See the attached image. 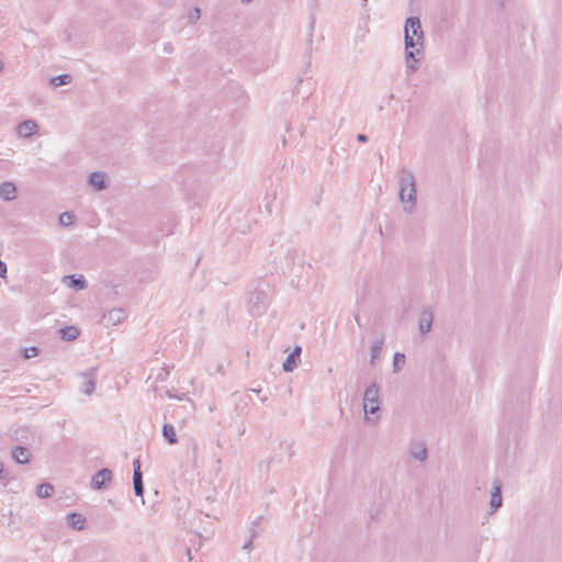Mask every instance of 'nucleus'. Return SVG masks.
<instances>
[{"label": "nucleus", "mask_w": 562, "mask_h": 562, "mask_svg": "<svg viewBox=\"0 0 562 562\" xmlns=\"http://www.w3.org/2000/svg\"><path fill=\"white\" fill-rule=\"evenodd\" d=\"M405 60L407 72H414L418 69L420 58L417 56L424 49V32L422 23L417 16H408L404 25Z\"/></svg>", "instance_id": "nucleus-1"}, {"label": "nucleus", "mask_w": 562, "mask_h": 562, "mask_svg": "<svg viewBox=\"0 0 562 562\" xmlns=\"http://www.w3.org/2000/svg\"><path fill=\"white\" fill-rule=\"evenodd\" d=\"M272 301V289L265 279L252 282L248 291V311L252 317L262 316Z\"/></svg>", "instance_id": "nucleus-2"}, {"label": "nucleus", "mask_w": 562, "mask_h": 562, "mask_svg": "<svg viewBox=\"0 0 562 562\" xmlns=\"http://www.w3.org/2000/svg\"><path fill=\"white\" fill-rule=\"evenodd\" d=\"M398 196L401 202L409 204V206H405L404 210L412 212L416 204V182L414 173L405 168L401 170L400 175Z\"/></svg>", "instance_id": "nucleus-3"}, {"label": "nucleus", "mask_w": 562, "mask_h": 562, "mask_svg": "<svg viewBox=\"0 0 562 562\" xmlns=\"http://www.w3.org/2000/svg\"><path fill=\"white\" fill-rule=\"evenodd\" d=\"M366 420L368 423L379 419L380 412V387L376 382H372L367 386L362 398Z\"/></svg>", "instance_id": "nucleus-4"}, {"label": "nucleus", "mask_w": 562, "mask_h": 562, "mask_svg": "<svg viewBox=\"0 0 562 562\" xmlns=\"http://www.w3.org/2000/svg\"><path fill=\"white\" fill-rule=\"evenodd\" d=\"M113 479V472L109 468H103L99 471H97L90 482V486L94 491H101L106 488L108 484Z\"/></svg>", "instance_id": "nucleus-5"}, {"label": "nucleus", "mask_w": 562, "mask_h": 562, "mask_svg": "<svg viewBox=\"0 0 562 562\" xmlns=\"http://www.w3.org/2000/svg\"><path fill=\"white\" fill-rule=\"evenodd\" d=\"M127 317V313L125 310L121 307H114L109 311L108 314H104L102 317V322L105 326H115L121 324Z\"/></svg>", "instance_id": "nucleus-6"}, {"label": "nucleus", "mask_w": 562, "mask_h": 562, "mask_svg": "<svg viewBox=\"0 0 562 562\" xmlns=\"http://www.w3.org/2000/svg\"><path fill=\"white\" fill-rule=\"evenodd\" d=\"M302 353V347L295 346L293 350L288 355L285 360L282 363V369L284 372H293L297 367Z\"/></svg>", "instance_id": "nucleus-7"}, {"label": "nucleus", "mask_w": 562, "mask_h": 562, "mask_svg": "<svg viewBox=\"0 0 562 562\" xmlns=\"http://www.w3.org/2000/svg\"><path fill=\"white\" fill-rule=\"evenodd\" d=\"M503 504V496H502V484L499 481H494L493 482V488H492V492H491V499H490V508H491V514H494L495 512L498 510V508L502 506Z\"/></svg>", "instance_id": "nucleus-8"}, {"label": "nucleus", "mask_w": 562, "mask_h": 562, "mask_svg": "<svg viewBox=\"0 0 562 562\" xmlns=\"http://www.w3.org/2000/svg\"><path fill=\"white\" fill-rule=\"evenodd\" d=\"M88 183L95 190L102 191L108 188L106 175L102 171H93L88 177Z\"/></svg>", "instance_id": "nucleus-9"}, {"label": "nucleus", "mask_w": 562, "mask_h": 562, "mask_svg": "<svg viewBox=\"0 0 562 562\" xmlns=\"http://www.w3.org/2000/svg\"><path fill=\"white\" fill-rule=\"evenodd\" d=\"M434 322L432 312L429 308H424L419 315L418 329L422 335L431 330Z\"/></svg>", "instance_id": "nucleus-10"}, {"label": "nucleus", "mask_w": 562, "mask_h": 562, "mask_svg": "<svg viewBox=\"0 0 562 562\" xmlns=\"http://www.w3.org/2000/svg\"><path fill=\"white\" fill-rule=\"evenodd\" d=\"M95 373H97V369L95 368H91L87 372L82 373V376L86 379V381L83 382L81 391L86 395H91L94 392V389H95Z\"/></svg>", "instance_id": "nucleus-11"}, {"label": "nucleus", "mask_w": 562, "mask_h": 562, "mask_svg": "<svg viewBox=\"0 0 562 562\" xmlns=\"http://www.w3.org/2000/svg\"><path fill=\"white\" fill-rule=\"evenodd\" d=\"M64 282L77 291L85 290L88 286V282L82 274H68L64 277Z\"/></svg>", "instance_id": "nucleus-12"}, {"label": "nucleus", "mask_w": 562, "mask_h": 562, "mask_svg": "<svg viewBox=\"0 0 562 562\" xmlns=\"http://www.w3.org/2000/svg\"><path fill=\"white\" fill-rule=\"evenodd\" d=\"M37 128V124L33 120H25L18 124L16 133L20 137L27 138L31 137L35 130Z\"/></svg>", "instance_id": "nucleus-13"}, {"label": "nucleus", "mask_w": 562, "mask_h": 562, "mask_svg": "<svg viewBox=\"0 0 562 562\" xmlns=\"http://www.w3.org/2000/svg\"><path fill=\"white\" fill-rule=\"evenodd\" d=\"M67 524L75 530H83L86 528L87 519L79 513H69L66 517Z\"/></svg>", "instance_id": "nucleus-14"}, {"label": "nucleus", "mask_w": 562, "mask_h": 562, "mask_svg": "<svg viewBox=\"0 0 562 562\" xmlns=\"http://www.w3.org/2000/svg\"><path fill=\"white\" fill-rule=\"evenodd\" d=\"M12 458L18 464H26L30 462L31 452L24 446H16L12 450Z\"/></svg>", "instance_id": "nucleus-15"}, {"label": "nucleus", "mask_w": 562, "mask_h": 562, "mask_svg": "<svg viewBox=\"0 0 562 562\" xmlns=\"http://www.w3.org/2000/svg\"><path fill=\"white\" fill-rule=\"evenodd\" d=\"M16 186L13 182H3L0 184V198L4 201H12L16 198Z\"/></svg>", "instance_id": "nucleus-16"}, {"label": "nucleus", "mask_w": 562, "mask_h": 562, "mask_svg": "<svg viewBox=\"0 0 562 562\" xmlns=\"http://www.w3.org/2000/svg\"><path fill=\"white\" fill-rule=\"evenodd\" d=\"M59 336L65 341H72L78 338L80 330L76 326H64L59 330Z\"/></svg>", "instance_id": "nucleus-17"}, {"label": "nucleus", "mask_w": 562, "mask_h": 562, "mask_svg": "<svg viewBox=\"0 0 562 562\" xmlns=\"http://www.w3.org/2000/svg\"><path fill=\"white\" fill-rule=\"evenodd\" d=\"M383 345H384V338L383 337L376 339L372 344L371 349H370V357H371L370 358V364L374 366L375 361L380 358Z\"/></svg>", "instance_id": "nucleus-18"}, {"label": "nucleus", "mask_w": 562, "mask_h": 562, "mask_svg": "<svg viewBox=\"0 0 562 562\" xmlns=\"http://www.w3.org/2000/svg\"><path fill=\"white\" fill-rule=\"evenodd\" d=\"M162 437L169 445H176L178 437L175 427L171 424H165L161 429Z\"/></svg>", "instance_id": "nucleus-19"}, {"label": "nucleus", "mask_w": 562, "mask_h": 562, "mask_svg": "<svg viewBox=\"0 0 562 562\" xmlns=\"http://www.w3.org/2000/svg\"><path fill=\"white\" fill-rule=\"evenodd\" d=\"M72 80V77L69 74H61L55 77H52L49 83L52 87L57 88L61 86L69 85Z\"/></svg>", "instance_id": "nucleus-20"}, {"label": "nucleus", "mask_w": 562, "mask_h": 562, "mask_svg": "<svg viewBox=\"0 0 562 562\" xmlns=\"http://www.w3.org/2000/svg\"><path fill=\"white\" fill-rule=\"evenodd\" d=\"M53 492H54V485L50 483H42V484L37 485V487H36V495L40 498H47V497L52 496Z\"/></svg>", "instance_id": "nucleus-21"}, {"label": "nucleus", "mask_w": 562, "mask_h": 562, "mask_svg": "<svg viewBox=\"0 0 562 562\" xmlns=\"http://www.w3.org/2000/svg\"><path fill=\"white\" fill-rule=\"evenodd\" d=\"M133 490L134 494L138 497L144 496V482H143V474L142 475H133Z\"/></svg>", "instance_id": "nucleus-22"}, {"label": "nucleus", "mask_w": 562, "mask_h": 562, "mask_svg": "<svg viewBox=\"0 0 562 562\" xmlns=\"http://www.w3.org/2000/svg\"><path fill=\"white\" fill-rule=\"evenodd\" d=\"M405 364V355L402 352H395L393 356V372L397 373L402 370Z\"/></svg>", "instance_id": "nucleus-23"}, {"label": "nucleus", "mask_w": 562, "mask_h": 562, "mask_svg": "<svg viewBox=\"0 0 562 562\" xmlns=\"http://www.w3.org/2000/svg\"><path fill=\"white\" fill-rule=\"evenodd\" d=\"M75 220V215L72 212H64L58 217V223L60 226H69L72 224Z\"/></svg>", "instance_id": "nucleus-24"}, {"label": "nucleus", "mask_w": 562, "mask_h": 562, "mask_svg": "<svg viewBox=\"0 0 562 562\" xmlns=\"http://www.w3.org/2000/svg\"><path fill=\"white\" fill-rule=\"evenodd\" d=\"M201 16V10L199 7H194L188 14V21L190 24L195 23Z\"/></svg>", "instance_id": "nucleus-25"}, {"label": "nucleus", "mask_w": 562, "mask_h": 562, "mask_svg": "<svg viewBox=\"0 0 562 562\" xmlns=\"http://www.w3.org/2000/svg\"><path fill=\"white\" fill-rule=\"evenodd\" d=\"M198 448L199 447L196 440L191 439L188 443V454H191L193 460L196 458Z\"/></svg>", "instance_id": "nucleus-26"}, {"label": "nucleus", "mask_w": 562, "mask_h": 562, "mask_svg": "<svg viewBox=\"0 0 562 562\" xmlns=\"http://www.w3.org/2000/svg\"><path fill=\"white\" fill-rule=\"evenodd\" d=\"M165 394L170 398H177L179 401L187 400L186 393L176 394L172 390H166Z\"/></svg>", "instance_id": "nucleus-27"}, {"label": "nucleus", "mask_w": 562, "mask_h": 562, "mask_svg": "<svg viewBox=\"0 0 562 562\" xmlns=\"http://www.w3.org/2000/svg\"><path fill=\"white\" fill-rule=\"evenodd\" d=\"M413 457L419 461H425L427 458V450L423 447L419 451H414Z\"/></svg>", "instance_id": "nucleus-28"}, {"label": "nucleus", "mask_w": 562, "mask_h": 562, "mask_svg": "<svg viewBox=\"0 0 562 562\" xmlns=\"http://www.w3.org/2000/svg\"><path fill=\"white\" fill-rule=\"evenodd\" d=\"M140 460L137 458L133 461V475H142L143 472L140 470Z\"/></svg>", "instance_id": "nucleus-29"}, {"label": "nucleus", "mask_w": 562, "mask_h": 562, "mask_svg": "<svg viewBox=\"0 0 562 562\" xmlns=\"http://www.w3.org/2000/svg\"><path fill=\"white\" fill-rule=\"evenodd\" d=\"M297 256H299L297 249H290L286 254V260L290 261L291 263H293Z\"/></svg>", "instance_id": "nucleus-30"}, {"label": "nucleus", "mask_w": 562, "mask_h": 562, "mask_svg": "<svg viewBox=\"0 0 562 562\" xmlns=\"http://www.w3.org/2000/svg\"><path fill=\"white\" fill-rule=\"evenodd\" d=\"M37 352H38V348L37 347H31L30 349H25L24 350V357L25 358H30V357L36 356Z\"/></svg>", "instance_id": "nucleus-31"}, {"label": "nucleus", "mask_w": 562, "mask_h": 562, "mask_svg": "<svg viewBox=\"0 0 562 562\" xmlns=\"http://www.w3.org/2000/svg\"><path fill=\"white\" fill-rule=\"evenodd\" d=\"M255 537H256V533H255V531H254V530H251V536H250V538H249V539L244 543V546H243V549H244V550H249V549L251 548V546H252V540H254V538H255Z\"/></svg>", "instance_id": "nucleus-32"}, {"label": "nucleus", "mask_w": 562, "mask_h": 562, "mask_svg": "<svg viewBox=\"0 0 562 562\" xmlns=\"http://www.w3.org/2000/svg\"><path fill=\"white\" fill-rule=\"evenodd\" d=\"M8 470L4 468V464L2 462H0V480H5L8 479Z\"/></svg>", "instance_id": "nucleus-33"}, {"label": "nucleus", "mask_w": 562, "mask_h": 562, "mask_svg": "<svg viewBox=\"0 0 562 562\" xmlns=\"http://www.w3.org/2000/svg\"><path fill=\"white\" fill-rule=\"evenodd\" d=\"M168 375L169 371L167 369H164V371L157 375V380L165 381L167 380Z\"/></svg>", "instance_id": "nucleus-34"}, {"label": "nucleus", "mask_w": 562, "mask_h": 562, "mask_svg": "<svg viewBox=\"0 0 562 562\" xmlns=\"http://www.w3.org/2000/svg\"><path fill=\"white\" fill-rule=\"evenodd\" d=\"M368 139H369V138H368V136H367L366 134H358V135H357V140H358L359 143H367V142H368Z\"/></svg>", "instance_id": "nucleus-35"}, {"label": "nucleus", "mask_w": 562, "mask_h": 562, "mask_svg": "<svg viewBox=\"0 0 562 562\" xmlns=\"http://www.w3.org/2000/svg\"><path fill=\"white\" fill-rule=\"evenodd\" d=\"M286 452H288L290 458L294 454V451L292 449V445H286Z\"/></svg>", "instance_id": "nucleus-36"}, {"label": "nucleus", "mask_w": 562, "mask_h": 562, "mask_svg": "<svg viewBox=\"0 0 562 562\" xmlns=\"http://www.w3.org/2000/svg\"><path fill=\"white\" fill-rule=\"evenodd\" d=\"M165 50H166V52H171L170 44L165 45Z\"/></svg>", "instance_id": "nucleus-37"}, {"label": "nucleus", "mask_w": 562, "mask_h": 562, "mask_svg": "<svg viewBox=\"0 0 562 562\" xmlns=\"http://www.w3.org/2000/svg\"><path fill=\"white\" fill-rule=\"evenodd\" d=\"M272 462H273V459H271V460L267 461V469H268V470H269V468H270V465H271V463H272Z\"/></svg>", "instance_id": "nucleus-38"}, {"label": "nucleus", "mask_w": 562, "mask_h": 562, "mask_svg": "<svg viewBox=\"0 0 562 562\" xmlns=\"http://www.w3.org/2000/svg\"><path fill=\"white\" fill-rule=\"evenodd\" d=\"M266 209H267V211H268L269 213H271L270 203H267V204H266Z\"/></svg>", "instance_id": "nucleus-39"}, {"label": "nucleus", "mask_w": 562, "mask_h": 562, "mask_svg": "<svg viewBox=\"0 0 562 562\" xmlns=\"http://www.w3.org/2000/svg\"><path fill=\"white\" fill-rule=\"evenodd\" d=\"M504 1L505 0H499V7L503 8L504 7Z\"/></svg>", "instance_id": "nucleus-40"}, {"label": "nucleus", "mask_w": 562, "mask_h": 562, "mask_svg": "<svg viewBox=\"0 0 562 562\" xmlns=\"http://www.w3.org/2000/svg\"><path fill=\"white\" fill-rule=\"evenodd\" d=\"M393 99H394V94H390L389 100H393Z\"/></svg>", "instance_id": "nucleus-41"}]
</instances>
